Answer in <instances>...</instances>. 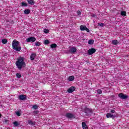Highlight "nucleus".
<instances>
[{
    "label": "nucleus",
    "mask_w": 129,
    "mask_h": 129,
    "mask_svg": "<svg viewBox=\"0 0 129 129\" xmlns=\"http://www.w3.org/2000/svg\"><path fill=\"white\" fill-rule=\"evenodd\" d=\"M13 124L14 125V126H19V125H20V123H19V122L16 121L13 122Z\"/></svg>",
    "instance_id": "22"
},
{
    "label": "nucleus",
    "mask_w": 129,
    "mask_h": 129,
    "mask_svg": "<svg viewBox=\"0 0 129 129\" xmlns=\"http://www.w3.org/2000/svg\"><path fill=\"white\" fill-rule=\"evenodd\" d=\"M76 89V88H75V87L72 86L68 89V92H69V93H72V92H73V91H75Z\"/></svg>",
    "instance_id": "10"
},
{
    "label": "nucleus",
    "mask_w": 129,
    "mask_h": 129,
    "mask_svg": "<svg viewBox=\"0 0 129 129\" xmlns=\"http://www.w3.org/2000/svg\"><path fill=\"white\" fill-rule=\"evenodd\" d=\"M38 106L37 105H34L33 106V108H34V109H38Z\"/></svg>",
    "instance_id": "33"
},
{
    "label": "nucleus",
    "mask_w": 129,
    "mask_h": 129,
    "mask_svg": "<svg viewBox=\"0 0 129 129\" xmlns=\"http://www.w3.org/2000/svg\"><path fill=\"white\" fill-rule=\"evenodd\" d=\"M98 26H99V27H103V26H104V24L101 23H99L98 24Z\"/></svg>",
    "instance_id": "32"
},
{
    "label": "nucleus",
    "mask_w": 129,
    "mask_h": 129,
    "mask_svg": "<svg viewBox=\"0 0 129 129\" xmlns=\"http://www.w3.org/2000/svg\"><path fill=\"white\" fill-rule=\"evenodd\" d=\"M110 112H111V113H114V112H115V111L114 110H111L110 111Z\"/></svg>",
    "instance_id": "37"
},
{
    "label": "nucleus",
    "mask_w": 129,
    "mask_h": 129,
    "mask_svg": "<svg viewBox=\"0 0 129 129\" xmlns=\"http://www.w3.org/2000/svg\"><path fill=\"white\" fill-rule=\"evenodd\" d=\"M77 15H78V16H80V15H81V12L80 11L78 10L77 11Z\"/></svg>",
    "instance_id": "34"
},
{
    "label": "nucleus",
    "mask_w": 129,
    "mask_h": 129,
    "mask_svg": "<svg viewBox=\"0 0 129 129\" xmlns=\"http://www.w3.org/2000/svg\"><path fill=\"white\" fill-rule=\"evenodd\" d=\"M24 13L25 15H29V14L31 13V10H30V9H25L24 11Z\"/></svg>",
    "instance_id": "16"
},
{
    "label": "nucleus",
    "mask_w": 129,
    "mask_h": 129,
    "mask_svg": "<svg viewBox=\"0 0 129 129\" xmlns=\"http://www.w3.org/2000/svg\"><path fill=\"white\" fill-rule=\"evenodd\" d=\"M27 2L29 5H35V1L34 0H27Z\"/></svg>",
    "instance_id": "17"
},
{
    "label": "nucleus",
    "mask_w": 129,
    "mask_h": 129,
    "mask_svg": "<svg viewBox=\"0 0 129 129\" xmlns=\"http://www.w3.org/2000/svg\"><path fill=\"white\" fill-rule=\"evenodd\" d=\"M44 45H48V44H50V41H49V40L46 39V40H44Z\"/></svg>",
    "instance_id": "24"
},
{
    "label": "nucleus",
    "mask_w": 129,
    "mask_h": 129,
    "mask_svg": "<svg viewBox=\"0 0 129 129\" xmlns=\"http://www.w3.org/2000/svg\"><path fill=\"white\" fill-rule=\"evenodd\" d=\"M66 53H67V54H70V49H69V50H67L66 51Z\"/></svg>",
    "instance_id": "36"
},
{
    "label": "nucleus",
    "mask_w": 129,
    "mask_h": 129,
    "mask_svg": "<svg viewBox=\"0 0 129 129\" xmlns=\"http://www.w3.org/2000/svg\"><path fill=\"white\" fill-rule=\"evenodd\" d=\"M82 125L83 129H88L87 125H86V123L85 122H82Z\"/></svg>",
    "instance_id": "13"
},
{
    "label": "nucleus",
    "mask_w": 129,
    "mask_h": 129,
    "mask_svg": "<svg viewBox=\"0 0 129 129\" xmlns=\"http://www.w3.org/2000/svg\"><path fill=\"white\" fill-rule=\"evenodd\" d=\"M22 7H27L28 6V4L25 3V2H22L21 3Z\"/></svg>",
    "instance_id": "28"
},
{
    "label": "nucleus",
    "mask_w": 129,
    "mask_h": 129,
    "mask_svg": "<svg viewBox=\"0 0 129 129\" xmlns=\"http://www.w3.org/2000/svg\"><path fill=\"white\" fill-rule=\"evenodd\" d=\"M35 57H36V54L35 53H32L30 55V59L31 60H35Z\"/></svg>",
    "instance_id": "18"
},
{
    "label": "nucleus",
    "mask_w": 129,
    "mask_h": 129,
    "mask_svg": "<svg viewBox=\"0 0 129 129\" xmlns=\"http://www.w3.org/2000/svg\"><path fill=\"white\" fill-rule=\"evenodd\" d=\"M15 113L17 116H21V111H16Z\"/></svg>",
    "instance_id": "25"
},
{
    "label": "nucleus",
    "mask_w": 129,
    "mask_h": 129,
    "mask_svg": "<svg viewBox=\"0 0 129 129\" xmlns=\"http://www.w3.org/2000/svg\"><path fill=\"white\" fill-rule=\"evenodd\" d=\"M92 17H93V18H94V17H95V15L93 14V15H92Z\"/></svg>",
    "instance_id": "38"
},
{
    "label": "nucleus",
    "mask_w": 129,
    "mask_h": 129,
    "mask_svg": "<svg viewBox=\"0 0 129 129\" xmlns=\"http://www.w3.org/2000/svg\"><path fill=\"white\" fill-rule=\"evenodd\" d=\"M33 113H35V114H38V113H39V111L35 110L33 111Z\"/></svg>",
    "instance_id": "35"
},
{
    "label": "nucleus",
    "mask_w": 129,
    "mask_h": 129,
    "mask_svg": "<svg viewBox=\"0 0 129 129\" xmlns=\"http://www.w3.org/2000/svg\"><path fill=\"white\" fill-rule=\"evenodd\" d=\"M1 116H2V115L0 114V118L1 117Z\"/></svg>",
    "instance_id": "40"
},
{
    "label": "nucleus",
    "mask_w": 129,
    "mask_h": 129,
    "mask_svg": "<svg viewBox=\"0 0 129 129\" xmlns=\"http://www.w3.org/2000/svg\"><path fill=\"white\" fill-rule=\"evenodd\" d=\"M19 99L20 100H26L27 99V96L25 95H20L19 96Z\"/></svg>",
    "instance_id": "12"
},
{
    "label": "nucleus",
    "mask_w": 129,
    "mask_h": 129,
    "mask_svg": "<svg viewBox=\"0 0 129 129\" xmlns=\"http://www.w3.org/2000/svg\"><path fill=\"white\" fill-rule=\"evenodd\" d=\"M75 79V78L73 76H71L69 77V81H73Z\"/></svg>",
    "instance_id": "19"
},
{
    "label": "nucleus",
    "mask_w": 129,
    "mask_h": 129,
    "mask_svg": "<svg viewBox=\"0 0 129 129\" xmlns=\"http://www.w3.org/2000/svg\"><path fill=\"white\" fill-rule=\"evenodd\" d=\"M97 92L98 93V94H101V93H102V90L98 89L97 90Z\"/></svg>",
    "instance_id": "31"
},
{
    "label": "nucleus",
    "mask_w": 129,
    "mask_h": 129,
    "mask_svg": "<svg viewBox=\"0 0 129 129\" xmlns=\"http://www.w3.org/2000/svg\"><path fill=\"white\" fill-rule=\"evenodd\" d=\"M3 44H7L8 43V40L7 39L4 38L2 40Z\"/></svg>",
    "instance_id": "26"
},
{
    "label": "nucleus",
    "mask_w": 129,
    "mask_h": 129,
    "mask_svg": "<svg viewBox=\"0 0 129 129\" xmlns=\"http://www.w3.org/2000/svg\"><path fill=\"white\" fill-rule=\"evenodd\" d=\"M16 66L19 70H22V68L26 67V62H25V58L20 57L17 59L16 62Z\"/></svg>",
    "instance_id": "1"
},
{
    "label": "nucleus",
    "mask_w": 129,
    "mask_h": 129,
    "mask_svg": "<svg viewBox=\"0 0 129 129\" xmlns=\"http://www.w3.org/2000/svg\"><path fill=\"white\" fill-rule=\"evenodd\" d=\"M70 52L71 54H74V53H76V52H77V49H76V47H72L70 49Z\"/></svg>",
    "instance_id": "9"
},
{
    "label": "nucleus",
    "mask_w": 129,
    "mask_h": 129,
    "mask_svg": "<svg viewBox=\"0 0 129 129\" xmlns=\"http://www.w3.org/2000/svg\"><path fill=\"white\" fill-rule=\"evenodd\" d=\"M120 15L121 16H122V17H125V16H126V12L125 11H121L120 13Z\"/></svg>",
    "instance_id": "20"
},
{
    "label": "nucleus",
    "mask_w": 129,
    "mask_h": 129,
    "mask_svg": "<svg viewBox=\"0 0 129 129\" xmlns=\"http://www.w3.org/2000/svg\"><path fill=\"white\" fill-rule=\"evenodd\" d=\"M16 77L17 78H21V77H22V75L20 74L17 73L16 74Z\"/></svg>",
    "instance_id": "29"
},
{
    "label": "nucleus",
    "mask_w": 129,
    "mask_h": 129,
    "mask_svg": "<svg viewBox=\"0 0 129 129\" xmlns=\"http://www.w3.org/2000/svg\"><path fill=\"white\" fill-rule=\"evenodd\" d=\"M7 121H8V120H5V122H7Z\"/></svg>",
    "instance_id": "39"
},
{
    "label": "nucleus",
    "mask_w": 129,
    "mask_h": 129,
    "mask_svg": "<svg viewBox=\"0 0 129 129\" xmlns=\"http://www.w3.org/2000/svg\"><path fill=\"white\" fill-rule=\"evenodd\" d=\"M12 48L14 50H16L17 52H20V51L22 50V48L20 46V42L16 40H14L12 42Z\"/></svg>",
    "instance_id": "2"
},
{
    "label": "nucleus",
    "mask_w": 129,
    "mask_h": 129,
    "mask_svg": "<svg viewBox=\"0 0 129 129\" xmlns=\"http://www.w3.org/2000/svg\"><path fill=\"white\" fill-rule=\"evenodd\" d=\"M118 97L121 98V99H126V98H128V96L125 95L123 93H120L118 94Z\"/></svg>",
    "instance_id": "6"
},
{
    "label": "nucleus",
    "mask_w": 129,
    "mask_h": 129,
    "mask_svg": "<svg viewBox=\"0 0 129 129\" xmlns=\"http://www.w3.org/2000/svg\"><path fill=\"white\" fill-rule=\"evenodd\" d=\"M43 32L45 34H48L49 33V30L47 29H44Z\"/></svg>",
    "instance_id": "30"
},
{
    "label": "nucleus",
    "mask_w": 129,
    "mask_h": 129,
    "mask_svg": "<svg viewBox=\"0 0 129 129\" xmlns=\"http://www.w3.org/2000/svg\"><path fill=\"white\" fill-rule=\"evenodd\" d=\"M80 29L81 31H86L87 33H89V32H90L89 29L87 28V27H86V26L85 25H81L80 26Z\"/></svg>",
    "instance_id": "4"
},
{
    "label": "nucleus",
    "mask_w": 129,
    "mask_h": 129,
    "mask_svg": "<svg viewBox=\"0 0 129 129\" xmlns=\"http://www.w3.org/2000/svg\"><path fill=\"white\" fill-rule=\"evenodd\" d=\"M85 113H86V115L87 116H89L92 114V113L93 112L92 111V109L89 108L88 107H85L84 109Z\"/></svg>",
    "instance_id": "3"
},
{
    "label": "nucleus",
    "mask_w": 129,
    "mask_h": 129,
    "mask_svg": "<svg viewBox=\"0 0 129 129\" xmlns=\"http://www.w3.org/2000/svg\"><path fill=\"white\" fill-rule=\"evenodd\" d=\"M96 52V49L94 48H91V49L88 50V55H92V54H94Z\"/></svg>",
    "instance_id": "5"
},
{
    "label": "nucleus",
    "mask_w": 129,
    "mask_h": 129,
    "mask_svg": "<svg viewBox=\"0 0 129 129\" xmlns=\"http://www.w3.org/2000/svg\"><path fill=\"white\" fill-rule=\"evenodd\" d=\"M26 42L28 43L30 42H36V38L35 37H29L26 38Z\"/></svg>",
    "instance_id": "8"
},
{
    "label": "nucleus",
    "mask_w": 129,
    "mask_h": 129,
    "mask_svg": "<svg viewBox=\"0 0 129 129\" xmlns=\"http://www.w3.org/2000/svg\"><path fill=\"white\" fill-rule=\"evenodd\" d=\"M28 124H30V125H35L36 124L35 122H33V121L31 120H28Z\"/></svg>",
    "instance_id": "14"
},
{
    "label": "nucleus",
    "mask_w": 129,
    "mask_h": 129,
    "mask_svg": "<svg viewBox=\"0 0 129 129\" xmlns=\"http://www.w3.org/2000/svg\"><path fill=\"white\" fill-rule=\"evenodd\" d=\"M56 47H57V44H56V43H54L50 45V48H51L52 49L54 48H56Z\"/></svg>",
    "instance_id": "23"
},
{
    "label": "nucleus",
    "mask_w": 129,
    "mask_h": 129,
    "mask_svg": "<svg viewBox=\"0 0 129 129\" xmlns=\"http://www.w3.org/2000/svg\"><path fill=\"white\" fill-rule=\"evenodd\" d=\"M35 46L39 47V46H41V43L39 41H37L35 43Z\"/></svg>",
    "instance_id": "27"
},
{
    "label": "nucleus",
    "mask_w": 129,
    "mask_h": 129,
    "mask_svg": "<svg viewBox=\"0 0 129 129\" xmlns=\"http://www.w3.org/2000/svg\"><path fill=\"white\" fill-rule=\"evenodd\" d=\"M66 116L68 118H70L71 119L72 118H75L74 115H73V114H72L71 113H67V114H66Z\"/></svg>",
    "instance_id": "7"
},
{
    "label": "nucleus",
    "mask_w": 129,
    "mask_h": 129,
    "mask_svg": "<svg viewBox=\"0 0 129 129\" xmlns=\"http://www.w3.org/2000/svg\"><path fill=\"white\" fill-rule=\"evenodd\" d=\"M119 42L118 41L116 40H112V42L111 44H112V45H118V44H119Z\"/></svg>",
    "instance_id": "15"
},
{
    "label": "nucleus",
    "mask_w": 129,
    "mask_h": 129,
    "mask_svg": "<svg viewBox=\"0 0 129 129\" xmlns=\"http://www.w3.org/2000/svg\"><path fill=\"white\" fill-rule=\"evenodd\" d=\"M93 43H94V40L93 39L89 40L88 41V44H89V45H93Z\"/></svg>",
    "instance_id": "21"
},
{
    "label": "nucleus",
    "mask_w": 129,
    "mask_h": 129,
    "mask_svg": "<svg viewBox=\"0 0 129 129\" xmlns=\"http://www.w3.org/2000/svg\"><path fill=\"white\" fill-rule=\"evenodd\" d=\"M106 116L107 118H109L110 117H111V118L113 119V118H115V117H116L115 115L111 114V113H107Z\"/></svg>",
    "instance_id": "11"
}]
</instances>
